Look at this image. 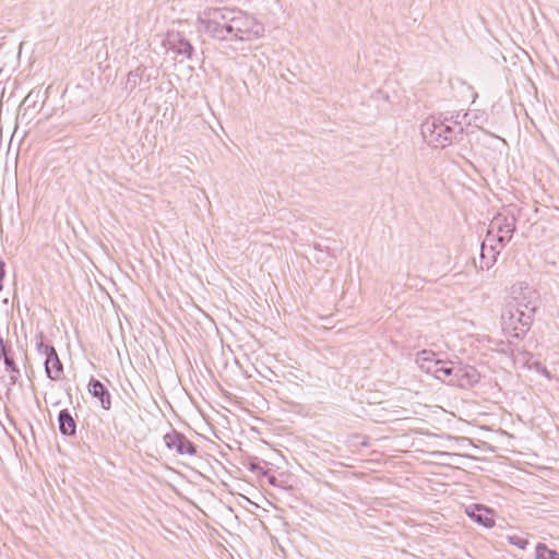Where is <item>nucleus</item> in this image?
Listing matches in <instances>:
<instances>
[{
  "label": "nucleus",
  "instance_id": "nucleus-21",
  "mask_svg": "<svg viewBox=\"0 0 559 559\" xmlns=\"http://www.w3.org/2000/svg\"><path fill=\"white\" fill-rule=\"evenodd\" d=\"M0 148H7L8 154L14 148L15 158L19 157L22 150L27 151L29 148L28 142H0Z\"/></svg>",
  "mask_w": 559,
  "mask_h": 559
},
{
  "label": "nucleus",
  "instance_id": "nucleus-5",
  "mask_svg": "<svg viewBox=\"0 0 559 559\" xmlns=\"http://www.w3.org/2000/svg\"><path fill=\"white\" fill-rule=\"evenodd\" d=\"M515 225L514 215L497 214L489 224L487 241L497 242L500 249L504 248L515 231Z\"/></svg>",
  "mask_w": 559,
  "mask_h": 559
},
{
  "label": "nucleus",
  "instance_id": "nucleus-12",
  "mask_svg": "<svg viewBox=\"0 0 559 559\" xmlns=\"http://www.w3.org/2000/svg\"><path fill=\"white\" fill-rule=\"evenodd\" d=\"M87 391L94 399H96L99 402L100 407L103 409H111V393L102 381L95 379L94 377H91L87 383Z\"/></svg>",
  "mask_w": 559,
  "mask_h": 559
},
{
  "label": "nucleus",
  "instance_id": "nucleus-2",
  "mask_svg": "<svg viewBox=\"0 0 559 559\" xmlns=\"http://www.w3.org/2000/svg\"><path fill=\"white\" fill-rule=\"evenodd\" d=\"M231 20L230 41L252 43L265 37V25L254 15L234 9Z\"/></svg>",
  "mask_w": 559,
  "mask_h": 559
},
{
  "label": "nucleus",
  "instance_id": "nucleus-4",
  "mask_svg": "<svg viewBox=\"0 0 559 559\" xmlns=\"http://www.w3.org/2000/svg\"><path fill=\"white\" fill-rule=\"evenodd\" d=\"M508 302L519 310L530 311L534 318L539 308L540 298L538 292L526 282H518L511 286L510 301Z\"/></svg>",
  "mask_w": 559,
  "mask_h": 559
},
{
  "label": "nucleus",
  "instance_id": "nucleus-6",
  "mask_svg": "<svg viewBox=\"0 0 559 559\" xmlns=\"http://www.w3.org/2000/svg\"><path fill=\"white\" fill-rule=\"evenodd\" d=\"M455 129L436 117H429L421 123L420 134L424 140H450L455 135Z\"/></svg>",
  "mask_w": 559,
  "mask_h": 559
},
{
  "label": "nucleus",
  "instance_id": "nucleus-15",
  "mask_svg": "<svg viewBox=\"0 0 559 559\" xmlns=\"http://www.w3.org/2000/svg\"><path fill=\"white\" fill-rule=\"evenodd\" d=\"M44 367L47 378L51 381H59L64 377L63 364L57 352L45 358Z\"/></svg>",
  "mask_w": 559,
  "mask_h": 559
},
{
  "label": "nucleus",
  "instance_id": "nucleus-25",
  "mask_svg": "<svg viewBox=\"0 0 559 559\" xmlns=\"http://www.w3.org/2000/svg\"><path fill=\"white\" fill-rule=\"evenodd\" d=\"M4 267H5V263L2 260H0V292L3 289L2 282H3V278L5 276V269Z\"/></svg>",
  "mask_w": 559,
  "mask_h": 559
},
{
  "label": "nucleus",
  "instance_id": "nucleus-7",
  "mask_svg": "<svg viewBox=\"0 0 559 559\" xmlns=\"http://www.w3.org/2000/svg\"><path fill=\"white\" fill-rule=\"evenodd\" d=\"M163 439L166 448L176 451L179 455L194 456L198 454V445L190 441L185 433L176 429L165 433Z\"/></svg>",
  "mask_w": 559,
  "mask_h": 559
},
{
  "label": "nucleus",
  "instance_id": "nucleus-14",
  "mask_svg": "<svg viewBox=\"0 0 559 559\" xmlns=\"http://www.w3.org/2000/svg\"><path fill=\"white\" fill-rule=\"evenodd\" d=\"M78 415L73 416L68 408L61 409L58 414V428L61 436L75 438L78 431Z\"/></svg>",
  "mask_w": 559,
  "mask_h": 559
},
{
  "label": "nucleus",
  "instance_id": "nucleus-28",
  "mask_svg": "<svg viewBox=\"0 0 559 559\" xmlns=\"http://www.w3.org/2000/svg\"><path fill=\"white\" fill-rule=\"evenodd\" d=\"M67 395L69 396L70 403H72V394L70 388L67 390Z\"/></svg>",
  "mask_w": 559,
  "mask_h": 559
},
{
  "label": "nucleus",
  "instance_id": "nucleus-27",
  "mask_svg": "<svg viewBox=\"0 0 559 559\" xmlns=\"http://www.w3.org/2000/svg\"><path fill=\"white\" fill-rule=\"evenodd\" d=\"M250 471L252 472H258L259 471V464L258 463H250V466H249Z\"/></svg>",
  "mask_w": 559,
  "mask_h": 559
},
{
  "label": "nucleus",
  "instance_id": "nucleus-26",
  "mask_svg": "<svg viewBox=\"0 0 559 559\" xmlns=\"http://www.w3.org/2000/svg\"><path fill=\"white\" fill-rule=\"evenodd\" d=\"M29 99H31V95H28V96L24 99V102H23V104H22L21 109L23 110V114H22L23 116H25V111H26V109H27V108H26V105H27V103L29 102Z\"/></svg>",
  "mask_w": 559,
  "mask_h": 559
},
{
  "label": "nucleus",
  "instance_id": "nucleus-23",
  "mask_svg": "<svg viewBox=\"0 0 559 559\" xmlns=\"http://www.w3.org/2000/svg\"><path fill=\"white\" fill-rule=\"evenodd\" d=\"M507 540L509 542V544H511L520 549H526V547L530 544L527 538L519 536V535H508Z\"/></svg>",
  "mask_w": 559,
  "mask_h": 559
},
{
  "label": "nucleus",
  "instance_id": "nucleus-13",
  "mask_svg": "<svg viewBox=\"0 0 559 559\" xmlns=\"http://www.w3.org/2000/svg\"><path fill=\"white\" fill-rule=\"evenodd\" d=\"M500 247L497 242L487 241V238L481 242L479 254V266L481 270H489L496 262L500 254Z\"/></svg>",
  "mask_w": 559,
  "mask_h": 559
},
{
  "label": "nucleus",
  "instance_id": "nucleus-16",
  "mask_svg": "<svg viewBox=\"0 0 559 559\" xmlns=\"http://www.w3.org/2000/svg\"><path fill=\"white\" fill-rule=\"evenodd\" d=\"M165 47L178 55L191 57L192 46L188 40L182 38L179 34H168L165 43Z\"/></svg>",
  "mask_w": 559,
  "mask_h": 559
},
{
  "label": "nucleus",
  "instance_id": "nucleus-11",
  "mask_svg": "<svg viewBox=\"0 0 559 559\" xmlns=\"http://www.w3.org/2000/svg\"><path fill=\"white\" fill-rule=\"evenodd\" d=\"M0 359L3 360L7 371L10 372L11 383L14 384L21 377V370L14 360V352L9 341L0 334Z\"/></svg>",
  "mask_w": 559,
  "mask_h": 559
},
{
  "label": "nucleus",
  "instance_id": "nucleus-20",
  "mask_svg": "<svg viewBox=\"0 0 559 559\" xmlns=\"http://www.w3.org/2000/svg\"><path fill=\"white\" fill-rule=\"evenodd\" d=\"M535 557L536 559H559V552L544 543H538L535 547Z\"/></svg>",
  "mask_w": 559,
  "mask_h": 559
},
{
  "label": "nucleus",
  "instance_id": "nucleus-1",
  "mask_svg": "<svg viewBox=\"0 0 559 559\" xmlns=\"http://www.w3.org/2000/svg\"><path fill=\"white\" fill-rule=\"evenodd\" d=\"M233 10L225 7L205 8L198 14L195 23L198 31L213 39L228 41L230 39Z\"/></svg>",
  "mask_w": 559,
  "mask_h": 559
},
{
  "label": "nucleus",
  "instance_id": "nucleus-18",
  "mask_svg": "<svg viewBox=\"0 0 559 559\" xmlns=\"http://www.w3.org/2000/svg\"><path fill=\"white\" fill-rule=\"evenodd\" d=\"M455 364L452 361H441L438 369H433V377L448 385L454 386Z\"/></svg>",
  "mask_w": 559,
  "mask_h": 559
},
{
  "label": "nucleus",
  "instance_id": "nucleus-10",
  "mask_svg": "<svg viewBox=\"0 0 559 559\" xmlns=\"http://www.w3.org/2000/svg\"><path fill=\"white\" fill-rule=\"evenodd\" d=\"M454 386L461 389H468L477 384L480 380V374L477 369L469 365L459 362L454 367Z\"/></svg>",
  "mask_w": 559,
  "mask_h": 559
},
{
  "label": "nucleus",
  "instance_id": "nucleus-19",
  "mask_svg": "<svg viewBox=\"0 0 559 559\" xmlns=\"http://www.w3.org/2000/svg\"><path fill=\"white\" fill-rule=\"evenodd\" d=\"M35 345H36V350L40 355H44L45 358H47L48 356H51L55 352H57L53 345L46 342V336L44 335L43 332H40L38 335H36V344Z\"/></svg>",
  "mask_w": 559,
  "mask_h": 559
},
{
  "label": "nucleus",
  "instance_id": "nucleus-9",
  "mask_svg": "<svg viewBox=\"0 0 559 559\" xmlns=\"http://www.w3.org/2000/svg\"><path fill=\"white\" fill-rule=\"evenodd\" d=\"M454 386L461 389H468L477 384L480 380V374L477 369L469 365L459 362L454 367Z\"/></svg>",
  "mask_w": 559,
  "mask_h": 559
},
{
  "label": "nucleus",
  "instance_id": "nucleus-22",
  "mask_svg": "<svg viewBox=\"0 0 559 559\" xmlns=\"http://www.w3.org/2000/svg\"><path fill=\"white\" fill-rule=\"evenodd\" d=\"M14 128V123L11 121H2L0 119V140H4L9 138L10 140H13L14 132H12V129Z\"/></svg>",
  "mask_w": 559,
  "mask_h": 559
},
{
  "label": "nucleus",
  "instance_id": "nucleus-8",
  "mask_svg": "<svg viewBox=\"0 0 559 559\" xmlns=\"http://www.w3.org/2000/svg\"><path fill=\"white\" fill-rule=\"evenodd\" d=\"M465 514L486 528H491L496 524L495 510L481 503H472L465 507Z\"/></svg>",
  "mask_w": 559,
  "mask_h": 559
},
{
  "label": "nucleus",
  "instance_id": "nucleus-29",
  "mask_svg": "<svg viewBox=\"0 0 559 559\" xmlns=\"http://www.w3.org/2000/svg\"><path fill=\"white\" fill-rule=\"evenodd\" d=\"M557 159L559 160V150L555 152Z\"/></svg>",
  "mask_w": 559,
  "mask_h": 559
},
{
  "label": "nucleus",
  "instance_id": "nucleus-3",
  "mask_svg": "<svg viewBox=\"0 0 559 559\" xmlns=\"http://www.w3.org/2000/svg\"><path fill=\"white\" fill-rule=\"evenodd\" d=\"M501 319L503 330L510 331V335L519 340L525 337L534 321L530 311L519 310L509 302L501 314Z\"/></svg>",
  "mask_w": 559,
  "mask_h": 559
},
{
  "label": "nucleus",
  "instance_id": "nucleus-24",
  "mask_svg": "<svg viewBox=\"0 0 559 559\" xmlns=\"http://www.w3.org/2000/svg\"><path fill=\"white\" fill-rule=\"evenodd\" d=\"M486 131L481 128H478L477 126L469 127L465 131V136L472 138L474 140H480L481 138L486 136Z\"/></svg>",
  "mask_w": 559,
  "mask_h": 559
},
{
  "label": "nucleus",
  "instance_id": "nucleus-17",
  "mask_svg": "<svg viewBox=\"0 0 559 559\" xmlns=\"http://www.w3.org/2000/svg\"><path fill=\"white\" fill-rule=\"evenodd\" d=\"M441 361V359L436 358V353H433L432 350L424 349L417 353L416 355V364L418 365L420 370L432 376V370L438 369Z\"/></svg>",
  "mask_w": 559,
  "mask_h": 559
}]
</instances>
